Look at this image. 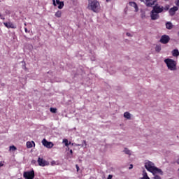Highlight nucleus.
Here are the masks:
<instances>
[{"instance_id": "f3484780", "label": "nucleus", "mask_w": 179, "mask_h": 179, "mask_svg": "<svg viewBox=\"0 0 179 179\" xmlns=\"http://www.w3.org/2000/svg\"><path fill=\"white\" fill-rule=\"evenodd\" d=\"M166 27L168 30H171L173 29V24L171 22H168L166 24Z\"/></svg>"}, {"instance_id": "423d86ee", "label": "nucleus", "mask_w": 179, "mask_h": 179, "mask_svg": "<svg viewBox=\"0 0 179 179\" xmlns=\"http://www.w3.org/2000/svg\"><path fill=\"white\" fill-rule=\"evenodd\" d=\"M24 177L26 179H33L34 178V170H32L31 171H27L24 173Z\"/></svg>"}, {"instance_id": "6ab92c4d", "label": "nucleus", "mask_w": 179, "mask_h": 179, "mask_svg": "<svg viewBox=\"0 0 179 179\" xmlns=\"http://www.w3.org/2000/svg\"><path fill=\"white\" fill-rule=\"evenodd\" d=\"M172 55H173V57H178V55H179L178 50H177V49L173 50L172 51Z\"/></svg>"}, {"instance_id": "dca6fc26", "label": "nucleus", "mask_w": 179, "mask_h": 179, "mask_svg": "<svg viewBox=\"0 0 179 179\" xmlns=\"http://www.w3.org/2000/svg\"><path fill=\"white\" fill-rule=\"evenodd\" d=\"M140 179H150V178H149V176H148V173H146V171H143V177L140 178Z\"/></svg>"}, {"instance_id": "39448f33", "label": "nucleus", "mask_w": 179, "mask_h": 179, "mask_svg": "<svg viewBox=\"0 0 179 179\" xmlns=\"http://www.w3.org/2000/svg\"><path fill=\"white\" fill-rule=\"evenodd\" d=\"M38 164L41 167H45V166H48L50 164L48 162L41 157L38 158Z\"/></svg>"}, {"instance_id": "c85d7f7f", "label": "nucleus", "mask_w": 179, "mask_h": 179, "mask_svg": "<svg viewBox=\"0 0 179 179\" xmlns=\"http://www.w3.org/2000/svg\"><path fill=\"white\" fill-rule=\"evenodd\" d=\"M25 33H30V31H29L26 27L24 28Z\"/></svg>"}, {"instance_id": "7c9ffc66", "label": "nucleus", "mask_w": 179, "mask_h": 179, "mask_svg": "<svg viewBox=\"0 0 179 179\" xmlns=\"http://www.w3.org/2000/svg\"><path fill=\"white\" fill-rule=\"evenodd\" d=\"M176 6H179V0H177L176 1Z\"/></svg>"}, {"instance_id": "a19ab883", "label": "nucleus", "mask_w": 179, "mask_h": 179, "mask_svg": "<svg viewBox=\"0 0 179 179\" xmlns=\"http://www.w3.org/2000/svg\"><path fill=\"white\" fill-rule=\"evenodd\" d=\"M0 17H2V15L0 13Z\"/></svg>"}, {"instance_id": "2f4dec72", "label": "nucleus", "mask_w": 179, "mask_h": 179, "mask_svg": "<svg viewBox=\"0 0 179 179\" xmlns=\"http://www.w3.org/2000/svg\"><path fill=\"white\" fill-rule=\"evenodd\" d=\"M76 168L77 169V171H79V165L76 164Z\"/></svg>"}, {"instance_id": "393cba45", "label": "nucleus", "mask_w": 179, "mask_h": 179, "mask_svg": "<svg viewBox=\"0 0 179 179\" xmlns=\"http://www.w3.org/2000/svg\"><path fill=\"white\" fill-rule=\"evenodd\" d=\"M50 113H53V114H55V113H57V108H50Z\"/></svg>"}, {"instance_id": "aec40b11", "label": "nucleus", "mask_w": 179, "mask_h": 179, "mask_svg": "<svg viewBox=\"0 0 179 179\" xmlns=\"http://www.w3.org/2000/svg\"><path fill=\"white\" fill-rule=\"evenodd\" d=\"M124 118H127V120H131V113L129 112H125L124 113Z\"/></svg>"}, {"instance_id": "37998d69", "label": "nucleus", "mask_w": 179, "mask_h": 179, "mask_svg": "<svg viewBox=\"0 0 179 179\" xmlns=\"http://www.w3.org/2000/svg\"><path fill=\"white\" fill-rule=\"evenodd\" d=\"M108 1H110V0H106V2H108Z\"/></svg>"}, {"instance_id": "9b49d317", "label": "nucleus", "mask_w": 179, "mask_h": 179, "mask_svg": "<svg viewBox=\"0 0 179 179\" xmlns=\"http://www.w3.org/2000/svg\"><path fill=\"white\" fill-rule=\"evenodd\" d=\"M151 19L152 20H157L160 16L159 15V13H156L153 11V10L151 11Z\"/></svg>"}, {"instance_id": "f8f14e48", "label": "nucleus", "mask_w": 179, "mask_h": 179, "mask_svg": "<svg viewBox=\"0 0 179 179\" xmlns=\"http://www.w3.org/2000/svg\"><path fill=\"white\" fill-rule=\"evenodd\" d=\"M3 24L7 29H16V26L13 24V23L9 22H3Z\"/></svg>"}, {"instance_id": "4c0bfd02", "label": "nucleus", "mask_w": 179, "mask_h": 179, "mask_svg": "<svg viewBox=\"0 0 179 179\" xmlns=\"http://www.w3.org/2000/svg\"><path fill=\"white\" fill-rule=\"evenodd\" d=\"M177 164H179V158H178V159L177 160Z\"/></svg>"}, {"instance_id": "72a5a7b5", "label": "nucleus", "mask_w": 179, "mask_h": 179, "mask_svg": "<svg viewBox=\"0 0 179 179\" xmlns=\"http://www.w3.org/2000/svg\"><path fill=\"white\" fill-rule=\"evenodd\" d=\"M129 170H131V169H134V165H132V164H130V166H129Z\"/></svg>"}, {"instance_id": "4be33fe9", "label": "nucleus", "mask_w": 179, "mask_h": 179, "mask_svg": "<svg viewBox=\"0 0 179 179\" xmlns=\"http://www.w3.org/2000/svg\"><path fill=\"white\" fill-rule=\"evenodd\" d=\"M124 152L126 155L131 156V150H128V148H124Z\"/></svg>"}, {"instance_id": "9d476101", "label": "nucleus", "mask_w": 179, "mask_h": 179, "mask_svg": "<svg viewBox=\"0 0 179 179\" xmlns=\"http://www.w3.org/2000/svg\"><path fill=\"white\" fill-rule=\"evenodd\" d=\"M169 41H170V37L169 36L164 35L161 37L160 43H162V44H167Z\"/></svg>"}, {"instance_id": "4468645a", "label": "nucleus", "mask_w": 179, "mask_h": 179, "mask_svg": "<svg viewBox=\"0 0 179 179\" xmlns=\"http://www.w3.org/2000/svg\"><path fill=\"white\" fill-rule=\"evenodd\" d=\"M129 5H130V6H132L133 8H134L135 12H138V10H139V8H138V4H136V3L135 1H130L129 3Z\"/></svg>"}, {"instance_id": "20e7f679", "label": "nucleus", "mask_w": 179, "mask_h": 179, "mask_svg": "<svg viewBox=\"0 0 179 179\" xmlns=\"http://www.w3.org/2000/svg\"><path fill=\"white\" fill-rule=\"evenodd\" d=\"M42 144L47 148V149H52L54 146V143L51 141H48L45 138L42 141Z\"/></svg>"}, {"instance_id": "f03ea898", "label": "nucleus", "mask_w": 179, "mask_h": 179, "mask_svg": "<svg viewBox=\"0 0 179 179\" xmlns=\"http://www.w3.org/2000/svg\"><path fill=\"white\" fill-rule=\"evenodd\" d=\"M145 167L148 171H150V173H152L153 176L155 174H160L161 176H163V171L162 169L155 166V164H153L152 162H147L145 163Z\"/></svg>"}, {"instance_id": "5701e85b", "label": "nucleus", "mask_w": 179, "mask_h": 179, "mask_svg": "<svg viewBox=\"0 0 179 179\" xmlns=\"http://www.w3.org/2000/svg\"><path fill=\"white\" fill-rule=\"evenodd\" d=\"M155 51H157V52H160V51H162V47H160V45H157L155 47Z\"/></svg>"}, {"instance_id": "bb28decb", "label": "nucleus", "mask_w": 179, "mask_h": 179, "mask_svg": "<svg viewBox=\"0 0 179 179\" xmlns=\"http://www.w3.org/2000/svg\"><path fill=\"white\" fill-rule=\"evenodd\" d=\"M86 146H87V144L86 143V141H83V144H82V147L83 148V147L86 148Z\"/></svg>"}, {"instance_id": "ea45409f", "label": "nucleus", "mask_w": 179, "mask_h": 179, "mask_svg": "<svg viewBox=\"0 0 179 179\" xmlns=\"http://www.w3.org/2000/svg\"><path fill=\"white\" fill-rule=\"evenodd\" d=\"M24 24V26H27V24L26 22Z\"/></svg>"}, {"instance_id": "c03bdc74", "label": "nucleus", "mask_w": 179, "mask_h": 179, "mask_svg": "<svg viewBox=\"0 0 179 179\" xmlns=\"http://www.w3.org/2000/svg\"><path fill=\"white\" fill-rule=\"evenodd\" d=\"M165 1H169V0H165Z\"/></svg>"}, {"instance_id": "412c9836", "label": "nucleus", "mask_w": 179, "mask_h": 179, "mask_svg": "<svg viewBox=\"0 0 179 179\" xmlns=\"http://www.w3.org/2000/svg\"><path fill=\"white\" fill-rule=\"evenodd\" d=\"M55 16H56V17H61V16H62V12L61 10H58L55 13Z\"/></svg>"}, {"instance_id": "1a4fd4ad", "label": "nucleus", "mask_w": 179, "mask_h": 179, "mask_svg": "<svg viewBox=\"0 0 179 179\" xmlns=\"http://www.w3.org/2000/svg\"><path fill=\"white\" fill-rule=\"evenodd\" d=\"M52 3H53L54 6H57V5H59L58 9H62V8H64V6L65 5L64 3V1H60L59 0H56V2H55V0H52Z\"/></svg>"}, {"instance_id": "c9c22d12", "label": "nucleus", "mask_w": 179, "mask_h": 179, "mask_svg": "<svg viewBox=\"0 0 179 179\" xmlns=\"http://www.w3.org/2000/svg\"><path fill=\"white\" fill-rule=\"evenodd\" d=\"M70 153H71V155H73V151L72 150H70Z\"/></svg>"}, {"instance_id": "6e6552de", "label": "nucleus", "mask_w": 179, "mask_h": 179, "mask_svg": "<svg viewBox=\"0 0 179 179\" xmlns=\"http://www.w3.org/2000/svg\"><path fill=\"white\" fill-rule=\"evenodd\" d=\"M152 10L153 12H155V13H162V12H164L163 6L156 4L153 6Z\"/></svg>"}, {"instance_id": "0eeeda50", "label": "nucleus", "mask_w": 179, "mask_h": 179, "mask_svg": "<svg viewBox=\"0 0 179 179\" xmlns=\"http://www.w3.org/2000/svg\"><path fill=\"white\" fill-rule=\"evenodd\" d=\"M141 1L143 2L148 8H152L156 3V0H141Z\"/></svg>"}, {"instance_id": "a878e982", "label": "nucleus", "mask_w": 179, "mask_h": 179, "mask_svg": "<svg viewBox=\"0 0 179 179\" xmlns=\"http://www.w3.org/2000/svg\"><path fill=\"white\" fill-rule=\"evenodd\" d=\"M16 147L15 145H13V146H10V150H13V151H15L16 150Z\"/></svg>"}, {"instance_id": "f257e3e1", "label": "nucleus", "mask_w": 179, "mask_h": 179, "mask_svg": "<svg viewBox=\"0 0 179 179\" xmlns=\"http://www.w3.org/2000/svg\"><path fill=\"white\" fill-rule=\"evenodd\" d=\"M87 10L94 13H99L101 10L100 2L98 0H88Z\"/></svg>"}, {"instance_id": "79ce46f5", "label": "nucleus", "mask_w": 179, "mask_h": 179, "mask_svg": "<svg viewBox=\"0 0 179 179\" xmlns=\"http://www.w3.org/2000/svg\"><path fill=\"white\" fill-rule=\"evenodd\" d=\"M1 19L5 20V18H4V17H1Z\"/></svg>"}, {"instance_id": "b1692460", "label": "nucleus", "mask_w": 179, "mask_h": 179, "mask_svg": "<svg viewBox=\"0 0 179 179\" xmlns=\"http://www.w3.org/2000/svg\"><path fill=\"white\" fill-rule=\"evenodd\" d=\"M163 9H164V12H167V10H169V9H170V6L166 5L164 7H163Z\"/></svg>"}, {"instance_id": "c756f323", "label": "nucleus", "mask_w": 179, "mask_h": 179, "mask_svg": "<svg viewBox=\"0 0 179 179\" xmlns=\"http://www.w3.org/2000/svg\"><path fill=\"white\" fill-rule=\"evenodd\" d=\"M36 163H37V162H36V160L33 159V160L31 161V164H36Z\"/></svg>"}, {"instance_id": "ddd939ff", "label": "nucleus", "mask_w": 179, "mask_h": 179, "mask_svg": "<svg viewBox=\"0 0 179 179\" xmlns=\"http://www.w3.org/2000/svg\"><path fill=\"white\" fill-rule=\"evenodd\" d=\"M178 10V7H177V6H174V7L170 8L169 13H170L171 16H174V15H176V12H177Z\"/></svg>"}, {"instance_id": "2eb2a0df", "label": "nucleus", "mask_w": 179, "mask_h": 179, "mask_svg": "<svg viewBox=\"0 0 179 179\" xmlns=\"http://www.w3.org/2000/svg\"><path fill=\"white\" fill-rule=\"evenodd\" d=\"M33 145H34V146H36V143H34V141H27V148L28 149H31V148H33Z\"/></svg>"}, {"instance_id": "473e14b6", "label": "nucleus", "mask_w": 179, "mask_h": 179, "mask_svg": "<svg viewBox=\"0 0 179 179\" xmlns=\"http://www.w3.org/2000/svg\"><path fill=\"white\" fill-rule=\"evenodd\" d=\"M107 179H113V175H109Z\"/></svg>"}, {"instance_id": "58836bf2", "label": "nucleus", "mask_w": 179, "mask_h": 179, "mask_svg": "<svg viewBox=\"0 0 179 179\" xmlns=\"http://www.w3.org/2000/svg\"><path fill=\"white\" fill-rule=\"evenodd\" d=\"M2 166H3V164H0V167H2Z\"/></svg>"}, {"instance_id": "e433bc0d", "label": "nucleus", "mask_w": 179, "mask_h": 179, "mask_svg": "<svg viewBox=\"0 0 179 179\" xmlns=\"http://www.w3.org/2000/svg\"><path fill=\"white\" fill-rule=\"evenodd\" d=\"M76 146H82V144H76Z\"/></svg>"}, {"instance_id": "a211bd4d", "label": "nucleus", "mask_w": 179, "mask_h": 179, "mask_svg": "<svg viewBox=\"0 0 179 179\" xmlns=\"http://www.w3.org/2000/svg\"><path fill=\"white\" fill-rule=\"evenodd\" d=\"M63 143L65 144V146H66V148H68L69 145H72V146H73V143H71V142L69 143L68 139L66 138L63 140Z\"/></svg>"}, {"instance_id": "7ed1b4c3", "label": "nucleus", "mask_w": 179, "mask_h": 179, "mask_svg": "<svg viewBox=\"0 0 179 179\" xmlns=\"http://www.w3.org/2000/svg\"><path fill=\"white\" fill-rule=\"evenodd\" d=\"M164 62L166 64L167 67L170 71H177V64L176 63V61L171 59H166Z\"/></svg>"}, {"instance_id": "cd10ccee", "label": "nucleus", "mask_w": 179, "mask_h": 179, "mask_svg": "<svg viewBox=\"0 0 179 179\" xmlns=\"http://www.w3.org/2000/svg\"><path fill=\"white\" fill-rule=\"evenodd\" d=\"M155 176V177L152 178V179H162V178L160 177V176H157V175H154Z\"/></svg>"}, {"instance_id": "f704fd0d", "label": "nucleus", "mask_w": 179, "mask_h": 179, "mask_svg": "<svg viewBox=\"0 0 179 179\" xmlns=\"http://www.w3.org/2000/svg\"><path fill=\"white\" fill-rule=\"evenodd\" d=\"M126 34H127V36H128V37L131 36V34L129 32H127Z\"/></svg>"}]
</instances>
